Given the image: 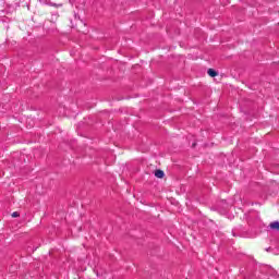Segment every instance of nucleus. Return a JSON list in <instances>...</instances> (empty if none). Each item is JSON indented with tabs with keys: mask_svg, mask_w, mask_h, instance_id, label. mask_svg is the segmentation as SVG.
Instances as JSON below:
<instances>
[{
	"mask_svg": "<svg viewBox=\"0 0 279 279\" xmlns=\"http://www.w3.org/2000/svg\"><path fill=\"white\" fill-rule=\"evenodd\" d=\"M40 3H44L45 5H52L53 8H60L62 4H56L52 3L51 0H39Z\"/></svg>",
	"mask_w": 279,
	"mask_h": 279,
	"instance_id": "obj_1",
	"label": "nucleus"
},
{
	"mask_svg": "<svg viewBox=\"0 0 279 279\" xmlns=\"http://www.w3.org/2000/svg\"><path fill=\"white\" fill-rule=\"evenodd\" d=\"M207 73L209 77H217L219 75V73H217L215 69H208Z\"/></svg>",
	"mask_w": 279,
	"mask_h": 279,
	"instance_id": "obj_2",
	"label": "nucleus"
},
{
	"mask_svg": "<svg viewBox=\"0 0 279 279\" xmlns=\"http://www.w3.org/2000/svg\"><path fill=\"white\" fill-rule=\"evenodd\" d=\"M155 177H156V178H159V179L165 178V171H162V170H156V171H155Z\"/></svg>",
	"mask_w": 279,
	"mask_h": 279,
	"instance_id": "obj_3",
	"label": "nucleus"
},
{
	"mask_svg": "<svg viewBox=\"0 0 279 279\" xmlns=\"http://www.w3.org/2000/svg\"><path fill=\"white\" fill-rule=\"evenodd\" d=\"M271 230H278L279 231V221H274L270 225Z\"/></svg>",
	"mask_w": 279,
	"mask_h": 279,
	"instance_id": "obj_4",
	"label": "nucleus"
},
{
	"mask_svg": "<svg viewBox=\"0 0 279 279\" xmlns=\"http://www.w3.org/2000/svg\"><path fill=\"white\" fill-rule=\"evenodd\" d=\"M12 217H13V218L21 217V214H19V211H14V213L12 214Z\"/></svg>",
	"mask_w": 279,
	"mask_h": 279,
	"instance_id": "obj_5",
	"label": "nucleus"
},
{
	"mask_svg": "<svg viewBox=\"0 0 279 279\" xmlns=\"http://www.w3.org/2000/svg\"><path fill=\"white\" fill-rule=\"evenodd\" d=\"M195 145H197L196 143H194L193 145H192V147H195Z\"/></svg>",
	"mask_w": 279,
	"mask_h": 279,
	"instance_id": "obj_6",
	"label": "nucleus"
}]
</instances>
